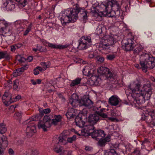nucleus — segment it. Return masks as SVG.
Returning a JSON list of instances; mask_svg holds the SVG:
<instances>
[{
	"mask_svg": "<svg viewBox=\"0 0 155 155\" xmlns=\"http://www.w3.org/2000/svg\"><path fill=\"white\" fill-rule=\"evenodd\" d=\"M120 100L117 96L113 95L109 98V101L111 105L116 106L118 104Z\"/></svg>",
	"mask_w": 155,
	"mask_h": 155,
	"instance_id": "nucleus-20",
	"label": "nucleus"
},
{
	"mask_svg": "<svg viewBox=\"0 0 155 155\" xmlns=\"http://www.w3.org/2000/svg\"><path fill=\"white\" fill-rule=\"evenodd\" d=\"M93 125H88L84 127V129L81 130V135L84 136L91 135L94 130Z\"/></svg>",
	"mask_w": 155,
	"mask_h": 155,
	"instance_id": "nucleus-13",
	"label": "nucleus"
},
{
	"mask_svg": "<svg viewBox=\"0 0 155 155\" xmlns=\"http://www.w3.org/2000/svg\"><path fill=\"white\" fill-rule=\"evenodd\" d=\"M153 107V106L150 103H148L143 110L142 117V119L151 127L155 125V113L154 110L152 109Z\"/></svg>",
	"mask_w": 155,
	"mask_h": 155,
	"instance_id": "nucleus-3",
	"label": "nucleus"
},
{
	"mask_svg": "<svg viewBox=\"0 0 155 155\" xmlns=\"http://www.w3.org/2000/svg\"><path fill=\"white\" fill-rule=\"evenodd\" d=\"M113 117H117V114H116L114 110H112L110 111V114H109Z\"/></svg>",
	"mask_w": 155,
	"mask_h": 155,
	"instance_id": "nucleus-51",
	"label": "nucleus"
},
{
	"mask_svg": "<svg viewBox=\"0 0 155 155\" xmlns=\"http://www.w3.org/2000/svg\"><path fill=\"white\" fill-rule=\"evenodd\" d=\"M16 60L20 63H21L25 61V59L24 58L21 57L20 55H18L17 57Z\"/></svg>",
	"mask_w": 155,
	"mask_h": 155,
	"instance_id": "nucleus-45",
	"label": "nucleus"
},
{
	"mask_svg": "<svg viewBox=\"0 0 155 155\" xmlns=\"http://www.w3.org/2000/svg\"><path fill=\"white\" fill-rule=\"evenodd\" d=\"M12 95L9 92H5L3 95L2 99L3 103L5 105L10 104L11 103Z\"/></svg>",
	"mask_w": 155,
	"mask_h": 155,
	"instance_id": "nucleus-15",
	"label": "nucleus"
},
{
	"mask_svg": "<svg viewBox=\"0 0 155 155\" xmlns=\"http://www.w3.org/2000/svg\"><path fill=\"white\" fill-rule=\"evenodd\" d=\"M58 140V143L59 144L64 145L66 144V141L62 137H59Z\"/></svg>",
	"mask_w": 155,
	"mask_h": 155,
	"instance_id": "nucleus-42",
	"label": "nucleus"
},
{
	"mask_svg": "<svg viewBox=\"0 0 155 155\" xmlns=\"http://www.w3.org/2000/svg\"><path fill=\"white\" fill-rule=\"evenodd\" d=\"M41 65L43 67V71L45 70L47 68L49 67V65L48 64H47L45 62H42L41 63Z\"/></svg>",
	"mask_w": 155,
	"mask_h": 155,
	"instance_id": "nucleus-44",
	"label": "nucleus"
},
{
	"mask_svg": "<svg viewBox=\"0 0 155 155\" xmlns=\"http://www.w3.org/2000/svg\"><path fill=\"white\" fill-rule=\"evenodd\" d=\"M149 141L147 139H145L143 141L142 144L145 143H149Z\"/></svg>",
	"mask_w": 155,
	"mask_h": 155,
	"instance_id": "nucleus-58",
	"label": "nucleus"
},
{
	"mask_svg": "<svg viewBox=\"0 0 155 155\" xmlns=\"http://www.w3.org/2000/svg\"><path fill=\"white\" fill-rule=\"evenodd\" d=\"M91 42V40L90 37L83 36L80 39L78 48L80 50L86 49L90 46Z\"/></svg>",
	"mask_w": 155,
	"mask_h": 155,
	"instance_id": "nucleus-9",
	"label": "nucleus"
},
{
	"mask_svg": "<svg viewBox=\"0 0 155 155\" xmlns=\"http://www.w3.org/2000/svg\"><path fill=\"white\" fill-rule=\"evenodd\" d=\"M4 86L8 89L11 88L12 86V82L10 80L8 81L5 84Z\"/></svg>",
	"mask_w": 155,
	"mask_h": 155,
	"instance_id": "nucleus-37",
	"label": "nucleus"
},
{
	"mask_svg": "<svg viewBox=\"0 0 155 155\" xmlns=\"http://www.w3.org/2000/svg\"><path fill=\"white\" fill-rule=\"evenodd\" d=\"M38 120L36 116H33L23 122L24 125L28 124L26 130V133L28 137H31L36 132V125L34 121Z\"/></svg>",
	"mask_w": 155,
	"mask_h": 155,
	"instance_id": "nucleus-7",
	"label": "nucleus"
},
{
	"mask_svg": "<svg viewBox=\"0 0 155 155\" xmlns=\"http://www.w3.org/2000/svg\"><path fill=\"white\" fill-rule=\"evenodd\" d=\"M82 79L81 78H77L71 81L70 84V86L71 87H74L78 85L81 83Z\"/></svg>",
	"mask_w": 155,
	"mask_h": 155,
	"instance_id": "nucleus-30",
	"label": "nucleus"
},
{
	"mask_svg": "<svg viewBox=\"0 0 155 155\" xmlns=\"http://www.w3.org/2000/svg\"><path fill=\"white\" fill-rule=\"evenodd\" d=\"M75 110L72 108L68 109L66 114L67 117L69 119L73 118L76 116Z\"/></svg>",
	"mask_w": 155,
	"mask_h": 155,
	"instance_id": "nucleus-23",
	"label": "nucleus"
},
{
	"mask_svg": "<svg viewBox=\"0 0 155 155\" xmlns=\"http://www.w3.org/2000/svg\"><path fill=\"white\" fill-rule=\"evenodd\" d=\"M19 81L18 80H16L14 81L13 87L14 89L18 90L19 88Z\"/></svg>",
	"mask_w": 155,
	"mask_h": 155,
	"instance_id": "nucleus-40",
	"label": "nucleus"
},
{
	"mask_svg": "<svg viewBox=\"0 0 155 155\" xmlns=\"http://www.w3.org/2000/svg\"><path fill=\"white\" fill-rule=\"evenodd\" d=\"M28 67V65L25 64L21 68L18 69L13 73V76L15 77L20 76L25 70L27 69Z\"/></svg>",
	"mask_w": 155,
	"mask_h": 155,
	"instance_id": "nucleus-21",
	"label": "nucleus"
},
{
	"mask_svg": "<svg viewBox=\"0 0 155 155\" xmlns=\"http://www.w3.org/2000/svg\"><path fill=\"white\" fill-rule=\"evenodd\" d=\"M105 155H117L115 150L111 149L107 150L105 153Z\"/></svg>",
	"mask_w": 155,
	"mask_h": 155,
	"instance_id": "nucleus-35",
	"label": "nucleus"
},
{
	"mask_svg": "<svg viewBox=\"0 0 155 155\" xmlns=\"http://www.w3.org/2000/svg\"><path fill=\"white\" fill-rule=\"evenodd\" d=\"M27 60L28 61L30 62L32 60L33 57L32 56H29L27 58Z\"/></svg>",
	"mask_w": 155,
	"mask_h": 155,
	"instance_id": "nucleus-56",
	"label": "nucleus"
},
{
	"mask_svg": "<svg viewBox=\"0 0 155 155\" xmlns=\"http://www.w3.org/2000/svg\"><path fill=\"white\" fill-rule=\"evenodd\" d=\"M8 152L9 154L10 155H13L14 154V151L11 148L9 149Z\"/></svg>",
	"mask_w": 155,
	"mask_h": 155,
	"instance_id": "nucleus-53",
	"label": "nucleus"
},
{
	"mask_svg": "<svg viewBox=\"0 0 155 155\" xmlns=\"http://www.w3.org/2000/svg\"><path fill=\"white\" fill-rule=\"evenodd\" d=\"M96 61L98 63L101 64L104 62V58L103 57L98 56L96 58Z\"/></svg>",
	"mask_w": 155,
	"mask_h": 155,
	"instance_id": "nucleus-41",
	"label": "nucleus"
},
{
	"mask_svg": "<svg viewBox=\"0 0 155 155\" xmlns=\"http://www.w3.org/2000/svg\"><path fill=\"white\" fill-rule=\"evenodd\" d=\"M78 97L76 94H73L71 96L70 98L69 101L68 103L69 106L71 105L73 107H76L79 105L81 106V105L80 100H78Z\"/></svg>",
	"mask_w": 155,
	"mask_h": 155,
	"instance_id": "nucleus-14",
	"label": "nucleus"
},
{
	"mask_svg": "<svg viewBox=\"0 0 155 155\" xmlns=\"http://www.w3.org/2000/svg\"><path fill=\"white\" fill-rule=\"evenodd\" d=\"M105 110V109L104 108H102L99 111H98L97 112V113H98V112H102L103 113L104 112V111Z\"/></svg>",
	"mask_w": 155,
	"mask_h": 155,
	"instance_id": "nucleus-62",
	"label": "nucleus"
},
{
	"mask_svg": "<svg viewBox=\"0 0 155 155\" xmlns=\"http://www.w3.org/2000/svg\"><path fill=\"white\" fill-rule=\"evenodd\" d=\"M115 43L113 37L109 35L104 37L99 44V49L102 52L107 54L110 52Z\"/></svg>",
	"mask_w": 155,
	"mask_h": 155,
	"instance_id": "nucleus-4",
	"label": "nucleus"
},
{
	"mask_svg": "<svg viewBox=\"0 0 155 155\" xmlns=\"http://www.w3.org/2000/svg\"><path fill=\"white\" fill-rule=\"evenodd\" d=\"M48 46L53 48L62 49L67 48L68 45H62L60 44H53L49 42L48 43Z\"/></svg>",
	"mask_w": 155,
	"mask_h": 155,
	"instance_id": "nucleus-22",
	"label": "nucleus"
},
{
	"mask_svg": "<svg viewBox=\"0 0 155 155\" xmlns=\"http://www.w3.org/2000/svg\"><path fill=\"white\" fill-rule=\"evenodd\" d=\"M7 129L5 124L4 123L0 124V133L2 134L5 133L7 131Z\"/></svg>",
	"mask_w": 155,
	"mask_h": 155,
	"instance_id": "nucleus-32",
	"label": "nucleus"
},
{
	"mask_svg": "<svg viewBox=\"0 0 155 155\" xmlns=\"http://www.w3.org/2000/svg\"><path fill=\"white\" fill-rule=\"evenodd\" d=\"M60 20L63 25L65 26L66 23L71 22V20L68 15L67 10L65 11V12L63 14Z\"/></svg>",
	"mask_w": 155,
	"mask_h": 155,
	"instance_id": "nucleus-17",
	"label": "nucleus"
},
{
	"mask_svg": "<svg viewBox=\"0 0 155 155\" xmlns=\"http://www.w3.org/2000/svg\"><path fill=\"white\" fill-rule=\"evenodd\" d=\"M28 0H16L18 3V6L19 7L23 8L28 4Z\"/></svg>",
	"mask_w": 155,
	"mask_h": 155,
	"instance_id": "nucleus-31",
	"label": "nucleus"
},
{
	"mask_svg": "<svg viewBox=\"0 0 155 155\" xmlns=\"http://www.w3.org/2000/svg\"><path fill=\"white\" fill-rule=\"evenodd\" d=\"M54 150L56 152L59 153L62 152L63 147H59V146H54Z\"/></svg>",
	"mask_w": 155,
	"mask_h": 155,
	"instance_id": "nucleus-39",
	"label": "nucleus"
},
{
	"mask_svg": "<svg viewBox=\"0 0 155 155\" xmlns=\"http://www.w3.org/2000/svg\"><path fill=\"white\" fill-rule=\"evenodd\" d=\"M31 81L32 84L33 85H36L37 84L36 82L34 80H31Z\"/></svg>",
	"mask_w": 155,
	"mask_h": 155,
	"instance_id": "nucleus-63",
	"label": "nucleus"
},
{
	"mask_svg": "<svg viewBox=\"0 0 155 155\" xmlns=\"http://www.w3.org/2000/svg\"><path fill=\"white\" fill-rule=\"evenodd\" d=\"M140 64L142 70L146 72L147 68L152 69L155 66V57L151 54L143 53L140 56Z\"/></svg>",
	"mask_w": 155,
	"mask_h": 155,
	"instance_id": "nucleus-5",
	"label": "nucleus"
},
{
	"mask_svg": "<svg viewBox=\"0 0 155 155\" xmlns=\"http://www.w3.org/2000/svg\"><path fill=\"white\" fill-rule=\"evenodd\" d=\"M21 98V96L20 95H17L16 96L15 95H12V97L11 103L14 102L16 101H18Z\"/></svg>",
	"mask_w": 155,
	"mask_h": 155,
	"instance_id": "nucleus-38",
	"label": "nucleus"
},
{
	"mask_svg": "<svg viewBox=\"0 0 155 155\" xmlns=\"http://www.w3.org/2000/svg\"><path fill=\"white\" fill-rule=\"evenodd\" d=\"M51 112V110L49 108H47L43 110V111L41 112V113L42 114H48Z\"/></svg>",
	"mask_w": 155,
	"mask_h": 155,
	"instance_id": "nucleus-49",
	"label": "nucleus"
},
{
	"mask_svg": "<svg viewBox=\"0 0 155 155\" xmlns=\"http://www.w3.org/2000/svg\"><path fill=\"white\" fill-rule=\"evenodd\" d=\"M76 136L74 135L72 137H68L67 139V141L69 143H71L76 140Z\"/></svg>",
	"mask_w": 155,
	"mask_h": 155,
	"instance_id": "nucleus-43",
	"label": "nucleus"
},
{
	"mask_svg": "<svg viewBox=\"0 0 155 155\" xmlns=\"http://www.w3.org/2000/svg\"><path fill=\"white\" fill-rule=\"evenodd\" d=\"M41 80L40 79H38L37 80L36 82L38 84H40L41 83Z\"/></svg>",
	"mask_w": 155,
	"mask_h": 155,
	"instance_id": "nucleus-64",
	"label": "nucleus"
},
{
	"mask_svg": "<svg viewBox=\"0 0 155 155\" xmlns=\"http://www.w3.org/2000/svg\"><path fill=\"white\" fill-rule=\"evenodd\" d=\"M83 74L85 76L90 77L92 75L90 67L89 66H86L83 70Z\"/></svg>",
	"mask_w": 155,
	"mask_h": 155,
	"instance_id": "nucleus-25",
	"label": "nucleus"
},
{
	"mask_svg": "<svg viewBox=\"0 0 155 155\" xmlns=\"http://www.w3.org/2000/svg\"><path fill=\"white\" fill-rule=\"evenodd\" d=\"M99 117L97 113L90 114L88 117V121L90 124L94 125L99 120Z\"/></svg>",
	"mask_w": 155,
	"mask_h": 155,
	"instance_id": "nucleus-16",
	"label": "nucleus"
},
{
	"mask_svg": "<svg viewBox=\"0 0 155 155\" xmlns=\"http://www.w3.org/2000/svg\"><path fill=\"white\" fill-rule=\"evenodd\" d=\"M34 73L35 75H37L39 74V71L36 68L34 69Z\"/></svg>",
	"mask_w": 155,
	"mask_h": 155,
	"instance_id": "nucleus-54",
	"label": "nucleus"
},
{
	"mask_svg": "<svg viewBox=\"0 0 155 155\" xmlns=\"http://www.w3.org/2000/svg\"><path fill=\"white\" fill-rule=\"evenodd\" d=\"M75 122L76 126L80 128L83 127L85 124V122L82 120V119L79 117H76Z\"/></svg>",
	"mask_w": 155,
	"mask_h": 155,
	"instance_id": "nucleus-26",
	"label": "nucleus"
},
{
	"mask_svg": "<svg viewBox=\"0 0 155 155\" xmlns=\"http://www.w3.org/2000/svg\"><path fill=\"white\" fill-rule=\"evenodd\" d=\"M106 134L104 131L102 130H94L91 136L92 138L95 140L98 141L101 140L103 138H104Z\"/></svg>",
	"mask_w": 155,
	"mask_h": 155,
	"instance_id": "nucleus-12",
	"label": "nucleus"
},
{
	"mask_svg": "<svg viewBox=\"0 0 155 155\" xmlns=\"http://www.w3.org/2000/svg\"><path fill=\"white\" fill-rule=\"evenodd\" d=\"M8 11H11L15 8V2L11 1H6L3 4Z\"/></svg>",
	"mask_w": 155,
	"mask_h": 155,
	"instance_id": "nucleus-19",
	"label": "nucleus"
},
{
	"mask_svg": "<svg viewBox=\"0 0 155 155\" xmlns=\"http://www.w3.org/2000/svg\"><path fill=\"white\" fill-rule=\"evenodd\" d=\"M10 55L8 54L7 51H0V59L5 58L6 60H8L10 58Z\"/></svg>",
	"mask_w": 155,
	"mask_h": 155,
	"instance_id": "nucleus-29",
	"label": "nucleus"
},
{
	"mask_svg": "<svg viewBox=\"0 0 155 155\" xmlns=\"http://www.w3.org/2000/svg\"><path fill=\"white\" fill-rule=\"evenodd\" d=\"M81 105H84L88 108H91L93 107V102L89 99L84 98L81 100Z\"/></svg>",
	"mask_w": 155,
	"mask_h": 155,
	"instance_id": "nucleus-18",
	"label": "nucleus"
},
{
	"mask_svg": "<svg viewBox=\"0 0 155 155\" xmlns=\"http://www.w3.org/2000/svg\"><path fill=\"white\" fill-rule=\"evenodd\" d=\"M133 153L136 155H138L140 153V151L139 149L136 148L134 150Z\"/></svg>",
	"mask_w": 155,
	"mask_h": 155,
	"instance_id": "nucleus-50",
	"label": "nucleus"
},
{
	"mask_svg": "<svg viewBox=\"0 0 155 155\" xmlns=\"http://www.w3.org/2000/svg\"><path fill=\"white\" fill-rule=\"evenodd\" d=\"M21 115L22 113L21 112H17L15 114L14 117L17 119H18L21 118Z\"/></svg>",
	"mask_w": 155,
	"mask_h": 155,
	"instance_id": "nucleus-48",
	"label": "nucleus"
},
{
	"mask_svg": "<svg viewBox=\"0 0 155 155\" xmlns=\"http://www.w3.org/2000/svg\"><path fill=\"white\" fill-rule=\"evenodd\" d=\"M115 58V56L114 55L112 54H109L107 56V59L110 60H112Z\"/></svg>",
	"mask_w": 155,
	"mask_h": 155,
	"instance_id": "nucleus-47",
	"label": "nucleus"
},
{
	"mask_svg": "<svg viewBox=\"0 0 155 155\" xmlns=\"http://www.w3.org/2000/svg\"><path fill=\"white\" fill-rule=\"evenodd\" d=\"M110 138L109 137H107L105 138H103L101 140H100L98 142V143L100 145L102 146L104 145L105 143L106 142L110 141Z\"/></svg>",
	"mask_w": 155,
	"mask_h": 155,
	"instance_id": "nucleus-34",
	"label": "nucleus"
},
{
	"mask_svg": "<svg viewBox=\"0 0 155 155\" xmlns=\"http://www.w3.org/2000/svg\"><path fill=\"white\" fill-rule=\"evenodd\" d=\"M61 120V116L60 115H55L54 116V118L52 119V120L49 117V121H51L50 124L51 125L52 124L56 125L59 122H60Z\"/></svg>",
	"mask_w": 155,
	"mask_h": 155,
	"instance_id": "nucleus-24",
	"label": "nucleus"
},
{
	"mask_svg": "<svg viewBox=\"0 0 155 155\" xmlns=\"http://www.w3.org/2000/svg\"><path fill=\"white\" fill-rule=\"evenodd\" d=\"M85 149L87 151H89L91 150V148L87 146L85 147Z\"/></svg>",
	"mask_w": 155,
	"mask_h": 155,
	"instance_id": "nucleus-60",
	"label": "nucleus"
},
{
	"mask_svg": "<svg viewBox=\"0 0 155 155\" xmlns=\"http://www.w3.org/2000/svg\"><path fill=\"white\" fill-rule=\"evenodd\" d=\"M16 49V47L14 45H12L11 47V50L12 52H14Z\"/></svg>",
	"mask_w": 155,
	"mask_h": 155,
	"instance_id": "nucleus-57",
	"label": "nucleus"
},
{
	"mask_svg": "<svg viewBox=\"0 0 155 155\" xmlns=\"http://www.w3.org/2000/svg\"><path fill=\"white\" fill-rule=\"evenodd\" d=\"M135 46L134 52L136 54H138L142 51L143 48V46L140 44H137L135 45Z\"/></svg>",
	"mask_w": 155,
	"mask_h": 155,
	"instance_id": "nucleus-27",
	"label": "nucleus"
},
{
	"mask_svg": "<svg viewBox=\"0 0 155 155\" xmlns=\"http://www.w3.org/2000/svg\"><path fill=\"white\" fill-rule=\"evenodd\" d=\"M49 117L46 116L44 117L42 120L40 121L38 123V127L39 129L42 128L45 131L47 130L48 128H50L51 125V122H49Z\"/></svg>",
	"mask_w": 155,
	"mask_h": 155,
	"instance_id": "nucleus-10",
	"label": "nucleus"
},
{
	"mask_svg": "<svg viewBox=\"0 0 155 155\" xmlns=\"http://www.w3.org/2000/svg\"><path fill=\"white\" fill-rule=\"evenodd\" d=\"M32 27V23H30L29 25L27 27L26 30L24 31L23 35L24 36L27 35L28 33L31 30Z\"/></svg>",
	"mask_w": 155,
	"mask_h": 155,
	"instance_id": "nucleus-33",
	"label": "nucleus"
},
{
	"mask_svg": "<svg viewBox=\"0 0 155 155\" xmlns=\"http://www.w3.org/2000/svg\"><path fill=\"white\" fill-rule=\"evenodd\" d=\"M97 78L95 76H91V78L89 80V84L91 85H96L98 84Z\"/></svg>",
	"mask_w": 155,
	"mask_h": 155,
	"instance_id": "nucleus-28",
	"label": "nucleus"
},
{
	"mask_svg": "<svg viewBox=\"0 0 155 155\" xmlns=\"http://www.w3.org/2000/svg\"><path fill=\"white\" fill-rule=\"evenodd\" d=\"M98 73L100 75H105L107 79L110 81H113L117 78V76L113 74L109 71V68L103 66H101L98 68L97 69Z\"/></svg>",
	"mask_w": 155,
	"mask_h": 155,
	"instance_id": "nucleus-8",
	"label": "nucleus"
},
{
	"mask_svg": "<svg viewBox=\"0 0 155 155\" xmlns=\"http://www.w3.org/2000/svg\"><path fill=\"white\" fill-rule=\"evenodd\" d=\"M97 114L99 115V117L100 116L101 117L104 118H107L108 117L107 114H106L102 112H99Z\"/></svg>",
	"mask_w": 155,
	"mask_h": 155,
	"instance_id": "nucleus-46",
	"label": "nucleus"
},
{
	"mask_svg": "<svg viewBox=\"0 0 155 155\" xmlns=\"http://www.w3.org/2000/svg\"><path fill=\"white\" fill-rule=\"evenodd\" d=\"M123 42L124 45H123V49L127 51L132 50L134 46V39L131 38H128L126 41L124 40Z\"/></svg>",
	"mask_w": 155,
	"mask_h": 155,
	"instance_id": "nucleus-11",
	"label": "nucleus"
},
{
	"mask_svg": "<svg viewBox=\"0 0 155 155\" xmlns=\"http://www.w3.org/2000/svg\"><path fill=\"white\" fill-rule=\"evenodd\" d=\"M140 84L139 83H132L128 86L130 93L134 97L138 99L139 102H142L143 100H149L152 92L150 85L149 84L143 85L142 90H140Z\"/></svg>",
	"mask_w": 155,
	"mask_h": 155,
	"instance_id": "nucleus-1",
	"label": "nucleus"
},
{
	"mask_svg": "<svg viewBox=\"0 0 155 155\" xmlns=\"http://www.w3.org/2000/svg\"><path fill=\"white\" fill-rule=\"evenodd\" d=\"M120 8V5L116 1H107L96 7V9L98 10L99 15L101 17L111 12V10H116L117 12Z\"/></svg>",
	"mask_w": 155,
	"mask_h": 155,
	"instance_id": "nucleus-2",
	"label": "nucleus"
},
{
	"mask_svg": "<svg viewBox=\"0 0 155 155\" xmlns=\"http://www.w3.org/2000/svg\"><path fill=\"white\" fill-rule=\"evenodd\" d=\"M33 50L35 52H36L38 50L41 52H42L44 51V50L41 48H33Z\"/></svg>",
	"mask_w": 155,
	"mask_h": 155,
	"instance_id": "nucleus-55",
	"label": "nucleus"
},
{
	"mask_svg": "<svg viewBox=\"0 0 155 155\" xmlns=\"http://www.w3.org/2000/svg\"><path fill=\"white\" fill-rule=\"evenodd\" d=\"M39 152L36 150H29L28 151L27 155H38Z\"/></svg>",
	"mask_w": 155,
	"mask_h": 155,
	"instance_id": "nucleus-36",
	"label": "nucleus"
},
{
	"mask_svg": "<svg viewBox=\"0 0 155 155\" xmlns=\"http://www.w3.org/2000/svg\"><path fill=\"white\" fill-rule=\"evenodd\" d=\"M41 41L43 43V44L46 46H48V43H49V42L44 39H42Z\"/></svg>",
	"mask_w": 155,
	"mask_h": 155,
	"instance_id": "nucleus-52",
	"label": "nucleus"
},
{
	"mask_svg": "<svg viewBox=\"0 0 155 155\" xmlns=\"http://www.w3.org/2000/svg\"><path fill=\"white\" fill-rule=\"evenodd\" d=\"M67 12L70 17L71 22H74L78 18V14L79 13L81 17L83 19L84 22H85L87 19V12L84 9L76 7V8H70L67 9Z\"/></svg>",
	"mask_w": 155,
	"mask_h": 155,
	"instance_id": "nucleus-6",
	"label": "nucleus"
},
{
	"mask_svg": "<svg viewBox=\"0 0 155 155\" xmlns=\"http://www.w3.org/2000/svg\"><path fill=\"white\" fill-rule=\"evenodd\" d=\"M108 119L111 121H114L116 119V118L115 117H108Z\"/></svg>",
	"mask_w": 155,
	"mask_h": 155,
	"instance_id": "nucleus-59",
	"label": "nucleus"
},
{
	"mask_svg": "<svg viewBox=\"0 0 155 155\" xmlns=\"http://www.w3.org/2000/svg\"><path fill=\"white\" fill-rule=\"evenodd\" d=\"M36 68V69H37L38 70H39L40 71H43V69L40 67H37Z\"/></svg>",
	"mask_w": 155,
	"mask_h": 155,
	"instance_id": "nucleus-61",
	"label": "nucleus"
}]
</instances>
